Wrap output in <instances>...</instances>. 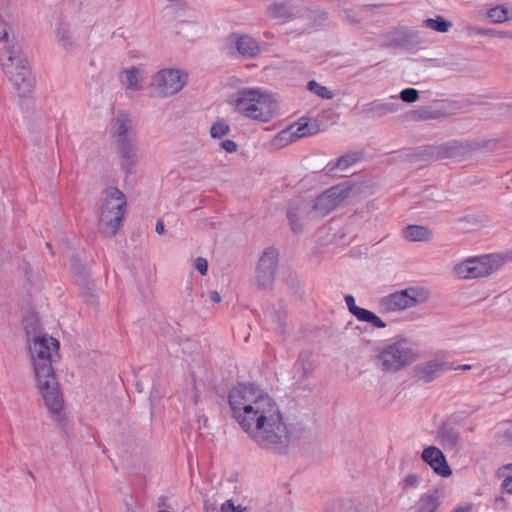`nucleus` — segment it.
Returning a JSON list of instances; mask_svg holds the SVG:
<instances>
[{"label": "nucleus", "instance_id": "obj_51", "mask_svg": "<svg viewBox=\"0 0 512 512\" xmlns=\"http://www.w3.org/2000/svg\"><path fill=\"white\" fill-rule=\"evenodd\" d=\"M27 473L30 477L34 478V474L31 471H28Z\"/></svg>", "mask_w": 512, "mask_h": 512}, {"label": "nucleus", "instance_id": "obj_49", "mask_svg": "<svg viewBox=\"0 0 512 512\" xmlns=\"http://www.w3.org/2000/svg\"><path fill=\"white\" fill-rule=\"evenodd\" d=\"M475 218L473 216H468L463 218L462 220H466L467 222H470V220H474Z\"/></svg>", "mask_w": 512, "mask_h": 512}, {"label": "nucleus", "instance_id": "obj_36", "mask_svg": "<svg viewBox=\"0 0 512 512\" xmlns=\"http://www.w3.org/2000/svg\"><path fill=\"white\" fill-rule=\"evenodd\" d=\"M247 507L235 506L232 500H227L221 505V512H247Z\"/></svg>", "mask_w": 512, "mask_h": 512}, {"label": "nucleus", "instance_id": "obj_8", "mask_svg": "<svg viewBox=\"0 0 512 512\" xmlns=\"http://www.w3.org/2000/svg\"><path fill=\"white\" fill-rule=\"evenodd\" d=\"M509 263H512V249L504 253L469 257L456 264L453 271L459 278L475 279L490 276Z\"/></svg>", "mask_w": 512, "mask_h": 512}, {"label": "nucleus", "instance_id": "obj_2", "mask_svg": "<svg viewBox=\"0 0 512 512\" xmlns=\"http://www.w3.org/2000/svg\"><path fill=\"white\" fill-rule=\"evenodd\" d=\"M241 428L261 449L278 455L287 454L291 430L274 399L256 411V416Z\"/></svg>", "mask_w": 512, "mask_h": 512}, {"label": "nucleus", "instance_id": "obj_12", "mask_svg": "<svg viewBox=\"0 0 512 512\" xmlns=\"http://www.w3.org/2000/svg\"><path fill=\"white\" fill-rule=\"evenodd\" d=\"M153 85L160 96L168 97L178 93L183 88L184 80L180 70L163 69L155 74Z\"/></svg>", "mask_w": 512, "mask_h": 512}, {"label": "nucleus", "instance_id": "obj_3", "mask_svg": "<svg viewBox=\"0 0 512 512\" xmlns=\"http://www.w3.org/2000/svg\"><path fill=\"white\" fill-rule=\"evenodd\" d=\"M8 37V32L4 29L0 36V42L4 43L3 49L0 50L2 69L17 94L20 97H26L33 87L31 70L27 58L22 54L20 47L17 45H7Z\"/></svg>", "mask_w": 512, "mask_h": 512}, {"label": "nucleus", "instance_id": "obj_41", "mask_svg": "<svg viewBox=\"0 0 512 512\" xmlns=\"http://www.w3.org/2000/svg\"><path fill=\"white\" fill-rule=\"evenodd\" d=\"M438 113H439V111L425 110V111H423L422 118L423 119H438L441 117L440 115H437Z\"/></svg>", "mask_w": 512, "mask_h": 512}, {"label": "nucleus", "instance_id": "obj_48", "mask_svg": "<svg viewBox=\"0 0 512 512\" xmlns=\"http://www.w3.org/2000/svg\"><path fill=\"white\" fill-rule=\"evenodd\" d=\"M503 469H506V470L512 471V463H509V464L504 465V466H503Z\"/></svg>", "mask_w": 512, "mask_h": 512}, {"label": "nucleus", "instance_id": "obj_20", "mask_svg": "<svg viewBox=\"0 0 512 512\" xmlns=\"http://www.w3.org/2000/svg\"><path fill=\"white\" fill-rule=\"evenodd\" d=\"M400 108V104L396 102H381L379 100L371 101L365 104L360 114L364 117L380 118L387 114L396 113Z\"/></svg>", "mask_w": 512, "mask_h": 512}, {"label": "nucleus", "instance_id": "obj_25", "mask_svg": "<svg viewBox=\"0 0 512 512\" xmlns=\"http://www.w3.org/2000/svg\"><path fill=\"white\" fill-rule=\"evenodd\" d=\"M267 10L273 19L286 21L293 17V9L288 1L272 3Z\"/></svg>", "mask_w": 512, "mask_h": 512}, {"label": "nucleus", "instance_id": "obj_28", "mask_svg": "<svg viewBox=\"0 0 512 512\" xmlns=\"http://www.w3.org/2000/svg\"><path fill=\"white\" fill-rule=\"evenodd\" d=\"M423 26L440 33H445L452 27V22L446 20L444 17L439 15L434 19L427 18L426 20H424Z\"/></svg>", "mask_w": 512, "mask_h": 512}, {"label": "nucleus", "instance_id": "obj_10", "mask_svg": "<svg viewBox=\"0 0 512 512\" xmlns=\"http://www.w3.org/2000/svg\"><path fill=\"white\" fill-rule=\"evenodd\" d=\"M279 253L276 248H266L257 265L256 283L261 289H270L273 286L278 267Z\"/></svg>", "mask_w": 512, "mask_h": 512}, {"label": "nucleus", "instance_id": "obj_21", "mask_svg": "<svg viewBox=\"0 0 512 512\" xmlns=\"http://www.w3.org/2000/svg\"><path fill=\"white\" fill-rule=\"evenodd\" d=\"M441 503L440 491L434 489L432 492L420 496L415 505V512H436Z\"/></svg>", "mask_w": 512, "mask_h": 512}, {"label": "nucleus", "instance_id": "obj_42", "mask_svg": "<svg viewBox=\"0 0 512 512\" xmlns=\"http://www.w3.org/2000/svg\"><path fill=\"white\" fill-rule=\"evenodd\" d=\"M208 296L209 299L214 303L221 302V296L217 291H209Z\"/></svg>", "mask_w": 512, "mask_h": 512}, {"label": "nucleus", "instance_id": "obj_52", "mask_svg": "<svg viewBox=\"0 0 512 512\" xmlns=\"http://www.w3.org/2000/svg\"><path fill=\"white\" fill-rule=\"evenodd\" d=\"M46 246L48 249H51V244L50 243H46Z\"/></svg>", "mask_w": 512, "mask_h": 512}, {"label": "nucleus", "instance_id": "obj_30", "mask_svg": "<svg viewBox=\"0 0 512 512\" xmlns=\"http://www.w3.org/2000/svg\"><path fill=\"white\" fill-rule=\"evenodd\" d=\"M307 89L322 99H332L333 92L325 86L320 85L317 81L311 80L307 83Z\"/></svg>", "mask_w": 512, "mask_h": 512}, {"label": "nucleus", "instance_id": "obj_31", "mask_svg": "<svg viewBox=\"0 0 512 512\" xmlns=\"http://www.w3.org/2000/svg\"><path fill=\"white\" fill-rule=\"evenodd\" d=\"M487 16L494 23H502L508 20V11L503 6H496L488 10Z\"/></svg>", "mask_w": 512, "mask_h": 512}, {"label": "nucleus", "instance_id": "obj_32", "mask_svg": "<svg viewBox=\"0 0 512 512\" xmlns=\"http://www.w3.org/2000/svg\"><path fill=\"white\" fill-rule=\"evenodd\" d=\"M139 70L136 67H131L124 71L126 76V88L130 90L137 91L140 89V85L138 82V74Z\"/></svg>", "mask_w": 512, "mask_h": 512}, {"label": "nucleus", "instance_id": "obj_43", "mask_svg": "<svg viewBox=\"0 0 512 512\" xmlns=\"http://www.w3.org/2000/svg\"><path fill=\"white\" fill-rule=\"evenodd\" d=\"M155 231L157 234L161 235L164 233L165 231V228H164V223L162 220H158L156 222V225H155Z\"/></svg>", "mask_w": 512, "mask_h": 512}, {"label": "nucleus", "instance_id": "obj_27", "mask_svg": "<svg viewBox=\"0 0 512 512\" xmlns=\"http://www.w3.org/2000/svg\"><path fill=\"white\" fill-rule=\"evenodd\" d=\"M294 129V126H291L289 131H283L280 135H281V138H283L284 135H288L289 136V140L292 141L294 139H299V138H303V137H306V136H309V135H313L317 132L316 129H314L313 127H310L308 123H305V124H299L297 127H296V130L293 131Z\"/></svg>", "mask_w": 512, "mask_h": 512}, {"label": "nucleus", "instance_id": "obj_1", "mask_svg": "<svg viewBox=\"0 0 512 512\" xmlns=\"http://www.w3.org/2000/svg\"><path fill=\"white\" fill-rule=\"evenodd\" d=\"M58 349L59 341L47 335L36 336L30 346L38 391L46 407L55 415L60 414L64 403L53 368V363L60 358Z\"/></svg>", "mask_w": 512, "mask_h": 512}, {"label": "nucleus", "instance_id": "obj_19", "mask_svg": "<svg viewBox=\"0 0 512 512\" xmlns=\"http://www.w3.org/2000/svg\"><path fill=\"white\" fill-rule=\"evenodd\" d=\"M437 439L445 450L461 448L463 440L459 430L447 423H443L437 430Z\"/></svg>", "mask_w": 512, "mask_h": 512}, {"label": "nucleus", "instance_id": "obj_47", "mask_svg": "<svg viewBox=\"0 0 512 512\" xmlns=\"http://www.w3.org/2000/svg\"><path fill=\"white\" fill-rule=\"evenodd\" d=\"M204 509L206 510L205 512H209L210 510V504L208 500L204 501Z\"/></svg>", "mask_w": 512, "mask_h": 512}, {"label": "nucleus", "instance_id": "obj_14", "mask_svg": "<svg viewBox=\"0 0 512 512\" xmlns=\"http://www.w3.org/2000/svg\"><path fill=\"white\" fill-rule=\"evenodd\" d=\"M483 147L478 142H468L460 140H450L436 147L438 155L443 158L466 157L474 150Z\"/></svg>", "mask_w": 512, "mask_h": 512}, {"label": "nucleus", "instance_id": "obj_22", "mask_svg": "<svg viewBox=\"0 0 512 512\" xmlns=\"http://www.w3.org/2000/svg\"><path fill=\"white\" fill-rule=\"evenodd\" d=\"M402 234L410 242H426L433 236V232L422 225H408L402 230Z\"/></svg>", "mask_w": 512, "mask_h": 512}, {"label": "nucleus", "instance_id": "obj_4", "mask_svg": "<svg viewBox=\"0 0 512 512\" xmlns=\"http://www.w3.org/2000/svg\"><path fill=\"white\" fill-rule=\"evenodd\" d=\"M273 398L253 383H239L228 392V404L232 417L240 427L248 423L256 411L270 403Z\"/></svg>", "mask_w": 512, "mask_h": 512}, {"label": "nucleus", "instance_id": "obj_11", "mask_svg": "<svg viewBox=\"0 0 512 512\" xmlns=\"http://www.w3.org/2000/svg\"><path fill=\"white\" fill-rule=\"evenodd\" d=\"M417 304V290L411 287L382 297L378 305L381 313H392L414 307Z\"/></svg>", "mask_w": 512, "mask_h": 512}, {"label": "nucleus", "instance_id": "obj_50", "mask_svg": "<svg viewBox=\"0 0 512 512\" xmlns=\"http://www.w3.org/2000/svg\"><path fill=\"white\" fill-rule=\"evenodd\" d=\"M495 502H496V504H498L500 502H504V498L503 497H498V498H496Z\"/></svg>", "mask_w": 512, "mask_h": 512}, {"label": "nucleus", "instance_id": "obj_39", "mask_svg": "<svg viewBox=\"0 0 512 512\" xmlns=\"http://www.w3.org/2000/svg\"><path fill=\"white\" fill-rule=\"evenodd\" d=\"M72 269L75 273H79L83 277V280L87 279L88 273L85 271V269L83 267H81L80 264L73 263Z\"/></svg>", "mask_w": 512, "mask_h": 512}, {"label": "nucleus", "instance_id": "obj_13", "mask_svg": "<svg viewBox=\"0 0 512 512\" xmlns=\"http://www.w3.org/2000/svg\"><path fill=\"white\" fill-rule=\"evenodd\" d=\"M350 190L351 187L346 185H337L327 189L315 199L313 209L322 216L328 214L348 197Z\"/></svg>", "mask_w": 512, "mask_h": 512}, {"label": "nucleus", "instance_id": "obj_26", "mask_svg": "<svg viewBox=\"0 0 512 512\" xmlns=\"http://www.w3.org/2000/svg\"><path fill=\"white\" fill-rule=\"evenodd\" d=\"M315 370L314 364L308 358L299 357L293 366L295 377L304 380L310 377Z\"/></svg>", "mask_w": 512, "mask_h": 512}, {"label": "nucleus", "instance_id": "obj_33", "mask_svg": "<svg viewBox=\"0 0 512 512\" xmlns=\"http://www.w3.org/2000/svg\"><path fill=\"white\" fill-rule=\"evenodd\" d=\"M230 132V127L224 121H217L213 123L210 128V135L212 138L220 139Z\"/></svg>", "mask_w": 512, "mask_h": 512}, {"label": "nucleus", "instance_id": "obj_44", "mask_svg": "<svg viewBox=\"0 0 512 512\" xmlns=\"http://www.w3.org/2000/svg\"><path fill=\"white\" fill-rule=\"evenodd\" d=\"M471 511H472L471 505L458 506L452 510V512H471Z\"/></svg>", "mask_w": 512, "mask_h": 512}, {"label": "nucleus", "instance_id": "obj_34", "mask_svg": "<svg viewBox=\"0 0 512 512\" xmlns=\"http://www.w3.org/2000/svg\"><path fill=\"white\" fill-rule=\"evenodd\" d=\"M420 477L417 474H408L399 483L401 490L407 492L409 489L416 488L419 484Z\"/></svg>", "mask_w": 512, "mask_h": 512}, {"label": "nucleus", "instance_id": "obj_40", "mask_svg": "<svg viewBox=\"0 0 512 512\" xmlns=\"http://www.w3.org/2000/svg\"><path fill=\"white\" fill-rule=\"evenodd\" d=\"M502 488L507 493L512 494V476L506 477L502 482Z\"/></svg>", "mask_w": 512, "mask_h": 512}, {"label": "nucleus", "instance_id": "obj_38", "mask_svg": "<svg viewBox=\"0 0 512 512\" xmlns=\"http://www.w3.org/2000/svg\"><path fill=\"white\" fill-rule=\"evenodd\" d=\"M220 146L228 153H233L237 150V144L235 141L226 139L221 142Z\"/></svg>", "mask_w": 512, "mask_h": 512}, {"label": "nucleus", "instance_id": "obj_15", "mask_svg": "<svg viewBox=\"0 0 512 512\" xmlns=\"http://www.w3.org/2000/svg\"><path fill=\"white\" fill-rule=\"evenodd\" d=\"M421 459L428 464L436 474L442 477H449L452 474V470L444 453L436 446L425 448L422 451Z\"/></svg>", "mask_w": 512, "mask_h": 512}, {"label": "nucleus", "instance_id": "obj_17", "mask_svg": "<svg viewBox=\"0 0 512 512\" xmlns=\"http://www.w3.org/2000/svg\"><path fill=\"white\" fill-rule=\"evenodd\" d=\"M228 40L235 45L238 53L243 58H255L261 51L258 41L247 34L234 32L229 35Z\"/></svg>", "mask_w": 512, "mask_h": 512}, {"label": "nucleus", "instance_id": "obj_9", "mask_svg": "<svg viewBox=\"0 0 512 512\" xmlns=\"http://www.w3.org/2000/svg\"><path fill=\"white\" fill-rule=\"evenodd\" d=\"M416 347L407 338L397 339L385 345L376 356V366L382 372L396 373L416 361Z\"/></svg>", "mask_w": 512, "mask_h": 512}, {"label": "nucleus", "instance_id": "obj_18", "mask_svg": "<svg viewBox=\"0 0 512 512\" xmlns=\"http://www.w3.org/2000/svg\"><path fill=\"white\" fill-rule=\"evenodd\" d=\"M345 302L349 312L356 317L357 320L369 323L376 328H385L387 326L374 312L357 306L353 295H346Z\"/></svg>", "mask_w": 512, "mask_h": 512}, {"label": "nucleus", "instance_id": "obj_45", "mask_svg": "<svg viewBox=\"0 0 512 512\" xmlns=\"http://www.w3.org/2000/svg\"><path fill=\"white\" fill-rule=\"evenodd\" d=\"M166 501H167V497L165 496H160L158 497L157 499V506L158 507H165L166 506Z\"/></svg>", "mask_w": 512, "mask_h": 512}, {"label": "nucleus", "instance_id": "obj_5", "mask_svg": "<svg viewBox=\"0 0 512 512\" xmlns=\"http://www.w3.org/2000/svg\"><path fill=\"white\" fill-rule=\"evenodd\" d=\"M110 133L115 139L120 168L127 179L134 173V167L138 162L137 139L129 117L124 113H119L111 122Z\"/></svg>", "mask_w": 512, "mask_h": 512}, {"label": "nucleus", "instance_id": "obj_6", "mask_svg": "<svg viewBox=\"0 0 512 512\" xmlns=\"http://www.w3.org/2000/svg\"><path fill=\"white\" fill-rule=\"evenodd\" d=\"M230 103L245 117L268 122L272 119L276 103L259 89H241L231 96Z\"/></svg>", "mask_w": 512, "mask_h": 512}, {"label": "nucleus", "instance_id": "obj_35", "mask_svg": "<svg viewBox=\"0 0 512 512\" xmlns=\"http://www.w3.org/2000/svg\"><path fill=\"white\" fill-rule=\"evenodd\" d=\"M400 98L405 103H414L419 98L418 90L414 88H405L400 92Z\"/></svg>", "mask_w": 512, "mask_h": 512}, {"label": "nucleus", "instance_id": "obj_29", "mask_svg": "<svg viewBox=\"0 0 512 512\" xmlns=\"http://www.w3.org/2000/svg\"><path fill=\"white\" fill-rule=\"evenodd\" d=\"M357 161H358V157L356 156V154H344L341 157H339L334 164L331 165L329 163L327 165V168H328L327 173H330V172L334 171L335 169L348 168V167L352 166L353 164H355Z\"/></svg>", "mask_w": 512, "mask_h": 512}, {"label": "nucleus", "instance_id": "obj_37", "mask_svg": "<svg viewBox=\"0 0 512 512\" xmlns=\"http://www.w3.org/2000/svg\"><path fill=\"white\" fill-rule=\"evenodd\" d=\"M194 268L202 275H206L208 271V263L205 258L198 257L195 259Z\"/></svg>", "mask_w": 512, "mask_h": 512}, {"label": "nucleus", "instance_id": "obj_16", "mask_svg": "<svg viewBox=\"0 0 512 512\" xmlns=\"http://www.w3.org/2000/svg\"><path fill=\"white\" fill-rule=\"evenodd\" d=\"M452 369V363L439 360H429L424 364L415 367V376L418 380L430 383L439 378L445 371Z\"/></svg>", "mask_w": 512, "mask_h": 512}, {"label": "nucleus", "instance_id": "obj_46", "mask_svg": "<svg viewBox=\"0 0 512 512\" xmlns=\"http://www.w3.org/2000/svg\"><path fill=\"white\" fill-rule=\"evenodd\" d=\"M472 368L471 365H468V364H463V365H459L457 367H455V370H463V371H466V370H470ZM452 369H454V367L452 366Z\"/></svg>", "mask_w": 512, "mask_h": 512}, {"label": "nucleus", "instance_id": "obj_7", "mask_svg": "<svg viewBox=\"0 0 512 512\" xmlns=\"http://www.w3.org/2000/svg\"><path fill=\"white\" fill-rule=\"evenodd\" d=\"M104 194L98 212V229L105 237L111 238L121 226L127 202L126 196L117 187L106 188Z\"/></svg>", "mask_w": 512, "mask_h": 512}, {"label": "nucleus", "instance_id": "obj_23", "mask_svg": "<svg viewBox=\"0 0 512 512\" xmlns=\"http://www.w3.org/2000/svg\"><path fill=\"white\" fill-rule=\"evenodd\" d=\"M304 204V201L300 198L292 199L288 203L287 218L289 220L291 230L294 233H298L302 230V225L300 223V212L303 210Z\"/></svg>", "mask_w": 512, "mask_h": 512}, {"label": "nucleus", "instance_id": "obj_24", "mask_svg": "<svg viewBox=\"0 0 512 512\" xmlns=\"http://www.w3.org/2000/svg\"><path fill=\"white\" fill-rule=\"evenodd\" d=\"M418 43V32L408 28H403L397 31L391 40V45L395 47L415 46Z\"/></svg>", "mask_w": 512, "mask_h": 512}]
</instances>
